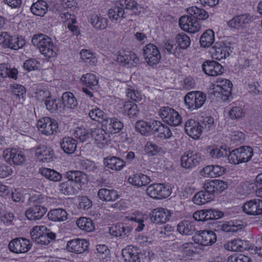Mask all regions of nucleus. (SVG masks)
I'll return each instance as SVG.
<instances>
[{"mask_svg":"<svg viewBox=\"0 0 262 262\" xmlns=\"http://www.w3.org/2000/svg\"><path fill=\"white\" fill-rule=\"evenodd\" d=\"M32 43L38 47L40 53L47 58L54 57L57 55V47L54 44L51 38L45 35H34L32 38Z\"/></svg>","mask_w":262,"mask_h":262,"instance_id":"f257e3e1","label":"nucleus"},{"mask_svg":"<svg viewBox=\"0 0 262 262\" xmlns=\"http://www.w3.org/2000/svg\"><path fill=\"white\" fill-rule=\"evenodd\" d=\"M253 155V149L250 146H242L230 152L228 159L231 164H238L250 161Z\"/></svg>","mask_w":262,"mask_h":262,"instance_id":"f03ea898","label":"nucleus"},{"mask_svg":"<svg viewBox=\"0 0 262 262\" xmlns=\"http://www.w3.org/2000/svg\"><path fill=\"white\" fill-rule=\"evenodd\" d=\"M206 99V95L203 92L192 91L185 95L184 102L188 109L194 111L201 108L205 103Z\"/></svg>","mask_w":262,"mask_h":262,"instance_id":"7ed1b4c3","label":"nucleus"},{"mask_svg":"<svg viewBox=\"0 0 262 262\" xmlns=\"http://www.w3.org/2000/svg\"><path fill=\"white\" fill-rule=\"evenodd\" d=\"M217 84L213 86V95L225 101L230 96L232 86V82L225 79H221L216 81Z\"/></svg>","mask_w":262,"mask_h":262,"instance_id":"20e7f679","label":"nucleus"},{"mask_svg":"<svg viewBox=\"0 0 262 262\" xmlns=\"http://www.w3.org/2000/svg\"><path fill=\"white\" fill-rule=\"evenodd\" d=\"M169 186L163 183H154L146 189L147 194L151 198L162 200L169 196L171 193Z\"/></svg>","mask_w":262,"mask_h":262,"instance_id":"39448f33","label":"nucleus"},{"mask_svg":"<svg viewBox=\"0 0 262 262\" xmlns=\"http://www.w3.org/2000/svg\"><path fill=\"white\" fill-rule=\"evenodd\" d=\"M143 55L145 62L150 66L159 63L161 58L157 47L152 43H148L143 48Z\"/></svg>","mask_w":262,"mask_h":262,"instance_id":"423d86ee","label":"nucleus"},{"mask_svg":"<svg viewBox=\"0 0 262 262\" xmlns=\"http://www.w3.org/2000/svg\"><path fill=\"white\" fill-rule=\"evenodd\" d=\"M159 114L163 121L171 126H176L181 123V116L172 108L162 107Z\"/></svg>","mask_w":262,"mask_h":262,"instance_id":"0eeeda50","label":"nucleus"},{"mask_svg":"<svg viewBox=\"0 0 262 262\" xmlns=\"http://www.w3.org/2000/svg\"><path fill=\"white\" fill-rule=\"evenodd\" d=\"M37 125L39 130L46 136L54 135L58 129L57 121L48 117L40 119Z\"/></svg>","mask_w":262,"mask_h":262,"instance_id":"6e6552de","label":"nucleus"},{"mask_svg":"<svg viewBox=\"0 0 262 262\" xmlns=\"http://www.w3.org/2000/svg\"><path fill=\"white\" fill-rule=\"evenodd\" d=\"M31 247L30 241L23 237L15 238L11 240L8 245L10 251L16 254L27 253Z\"/></svg>","mask_w":262,"mask_h":262,"instance_id":"1a4fd4ad","label":"nucleus"},{"mask_svg":"<svg viewBox=\"0 0 262 262\" xmlns=\"http://www.w3.org/2000/svg\"><path fill=\"white\" fill-rule=\"evenodd\" d=\"M192 239L195 243L206 246L213 244L216 241V236L211 230H201L196 232Z\"/></svg>","mask_w":262,"mask_h":262,"instance_id":"9d476101","label":"nucleus"},{"mask_svg":"<svg viewBox=\"0 0 262 262\" xmlns=\"http://www.w3.org/2000/svg\"><path fill=\"white\" fill-rule=\"evenodd\" d=\"M180 28L185 31L194 33L201 29L200 21L191 15L183 16L179 19Z\"/></svg>","mask_w":262,"mask_h":262,"instance_id":"9b49d317","label":"nucleus"},{"mask_svg":"<svg viewBox=\"0 0 262 262\" xmlns=\"http://www.w3.org/2000/svg\"><path fill=\"white\" fill-rule=\"evenodd\" d=\"M3 157L5 161L19 165L24 164L26 161L25 155L16 148H7L3 151Z\"/></svg>","mask_w":262,"mask_h":262,"instance_id":"f8f14e48","label":"nucleus"},{"mask_svg":"<svg viewBox=\"0 0 262 262\" xmlns=\"http://www.w3.org/2000/svg\"><path fill=\"white\" fill-rule=\"evenodd\" d=\"M201 160V154L194 151H187L181 158V165L186 169H191L198 165Z\"/></svg>","mask_w":262,"mask_h":262,"instance_id":"ddd939ff","label":"nucleus"},{"mask_svg":"<svg viewBox=\"0 0 262 262\" xmlns=\"http://www.w3.org/2000/svg\"><path fill=\"white\" fill-rule=\"evenodd\" d=\"M117 59L122 66H126L127 68L135 67L139 62L137 55L130 51H120Z\"/></svg>","mask_w":262,"mask_h":262,"instance_id":"4468645a","label":"nucleus"},{"mask_svg":"<svg viewBox=\"0 0 262 262\" xmlns=\"http://www.w3.org/2000/svg\"><path fill=\"white\" fill-rule=\"evenodd\" d=\"M150 215V219L152 223L163 224L169 221L171 213L168 209L161 207L154 209Z\"/></svg>","mask_w":262,"mask_h":262,"instance_id":"2eb2a0df","label":"nucleus"},{"mask_svg":"<svg viewBox=\"0 0 262 262\" xmlns=\"http://www.w3.org/2000/svg\"><path fill=\"white\" fill-rule=\"evenodd\" d=\"M252 17L248 13L234 16L228 22V25L230 28L236 29H242L252 21Z\"/></svg>","mask_w":262,"mask_h":262,"instance_id":"dca6fc26","label":"nucleus"},{"mask_svg":"<svg viewBox=\"0 0 262 262\" xmlns=\"http://www.w3.org/2000/svg\"><path fill=\"white\" fill-rule=\"evenodd\" d=\"M122 256L124 262H141V254L136 247L129 245L122 250Z\"/></svg>","mask_w":262,"mask_h":262,"instance_id":"f3484780","label":"nucleus"},{"mask_svg":"<svg viewBox=\"0 0 262 262\" xmlns=\"http://www.w3.org/2000/svg\"><path fill=\"white\" fill-rule=\"evenodd\" d=\"M230 52H231L230 47L221 41L215 43L212 48L211 53L213 58L221 60L229 56Z\"/></svg>","mask_w":262,"mask_h":262,"instance_id":"a211bd4d","label":"nucleus"},{"mask_svg":"<svg viewBox=\"0 0 262 262\" xmlns=\"http://www.w3.org/2000/svg\"><path fill=\"white\" fill-rule=\"evenodd\" d=\"M245 213L251 215H258L262 214V200L253 199L245 203L243 206Z\"/></svg>","mask_w":262,"mask_h":262,"instance_id":"6ab92c4d","label":"nucleus"},{"mask_svg":"<svg viewBox=\"0 0 262 262\" xmlns=\"http://www.w3.org/2000/svg\"><path fill=\"white\" fill-rule=\"evenodd\" d=\"M203 126L199 122L193 119H189L185 123V131L189 137L196 139L202 134Z\"/></svg>","mask_w":262,"mask_h":262,"instance_id":"aec40b11","label":"nucleus"},{"mask_svg":"<svg viewBox=\"0 0 262 262\" xmlns=\"http://www.w3.org/2000/svg\"><path fill=\"white\" fill-rule=\"evenodd\" d=\"M89 243L84 239H75L68 242L67 250L70 252L81 254L85 251L88 248Z\"/></svg>","mask_w":262,"mask_h":262,"instance_id":"412c9836","label":"nucleus"},{"mask_svg":"<svg viewBox=\"0 0 262 262\" xmlns=\"http://www.w3.org/2000/svg\"><path fill=\"white\" fill-rule=\"evenodd\" d=\"M204 73L211 76H216L223 73V66L214 60L206 61L202 64Z\"/></svg>","mask_w":262,"mask_h":262,"instance_id":"4be33fe9","label":"nucleus"},{"mask_svg":"<svg viewBox=\"0 0 262 262\" xmlns=\"http://www.w3.org/2000/svg\"><path fill=\"white\" fill-rule=\"evenodd\" d=\"M47 208L41 205H34L28 209L25 215L30 221H36L41 219L46 213Z\"/></svg>","mask_w":262,"mask_h":262,"instance_id":"5701e85b","label":"nucleus"},{"mask_svg":"<svg viewBox=\"0 0 262 262\" xmlns=\"http://www.w3.org/2000/svg\"><path fill=\"white\" fill-rule=\"evenodd\" d=\"M105 167L115 171L121 170L125 166V162L122 159L115 156H108L103 160Z\"/></svg>","mask_w":262,"mask_h":262,"instance_id":"b1692460","label":"nucleus"},{"mask_svg":"<svg viewBox=\"0 0 262 262\" xmlns=\"http://www.w3.org/2000/svg\"><path fill=\"white\" fill-rule=\"evenodd\" d=\"M91 136L94 138L100 148H103L104 146L107 145L110 141V136L103 128L94 129L91 132Z\"/></svg>","mask_w":262,"mask_h":262,"instance_id":"393cba45","label":"nucleus"},{"mask_svg":"<svg viewBox=\"0 0 262 262\" xmlns=\"http://www.w3.org/2000/svg\"><path fill=\"white\" fill-rule=\"evenodd\" d=\"M66 178L70 182H73L78 185V188L81 187L87 181L86 175L81 171L71 170L66 173Z\"/></svg>","mask_w":262,"mask_h":262,"instance_id":"a878e982","label":"nucleus"},{"mask_svg":"<svg viewBox=\"0 0 262 262\" xmlns=\"http://www.w3.org/2000/svg\"><path fill=\"white\" fill-rule=\"evenodd\" d=\"M156 120H150L146 122L143 120L137 121L135 127L136 130L141 133L142 135H147L150 132H154Z\"/></svg>","mask_w":262,"mask_h":262,"instance_id":"bb28decb","label":"nucleus"},{"mask_svg":"<svg viewBox=\"0 0 262 262\" xmlns=\"http://www.w3.org/2000/svg\"><path fill=\"white\" fill-rule=\"evenodd\" d=\"M77 141L70 137H64L60 142L61 149L67 154L74 153L77 148Z\"/></svg>","mask_w":262,"mask_h":262,"instance_id":"cd10ccee","label":"nucleus"},{"mask_svg":"<svg viewBox=\"0 0 262 262\" xmlns=\"http://www.w3.org/2000/svg\"><path fill=\"white\" fill-rule=\"evenodd\" d=\"M120 0H117L114 6L109 10L108 15L110 18L115 20H121L126 17L123 7L118 4Z\"/></svg>","mask_w":262,"mask_h":262,"instance_id":"c85d7f7f","label":"nucleus"},{"mask_svg":"<svg viewBox=\"0 0 262 262\" xmlns=\"http://www.w3.org/2000/svg\"><path fill=\"white\" fill-rule=\"evenodd\" d=\"M80 81L83 85L92 90H96L98 88V79L93 73H87L83 75L81 77Z\"/></svg>","mask_w":262,"mask_h":262,"instance_id":"c756f323","label":"nucleus"},{"mask_svg":"<svg viewBox=\"0 0 262 262\" xmlns=\"http://www.w3.org/2000/svg\"><path fill=\"white\" fill-rule=\"evenodd\" d=\"M128 181L134 186L141 187L142 186H146L149 184L151 180L148 176L139 173L129 176L128 179Z\"/></svg>","mask_w":262,"mask_h":262,"instance_id":"7c9ffc66","label":"nucleus"},{"mask_svg":"<svg viewBox=\"0 0 262 262\" xmlns=\"http://www.w3.org/2000/svg\"><path fill=\"white\" fill-rule=\"evenodd\" d=\"M155 132L158 133V137L162 139H169L172 136V133L169 127L157 120L154 129V133Z\"/></svg>","mask_w":262,"mask_h":262,"instance_id":"2f4dec72","label":"nucleus"},{"mask_svg":"<svg viewBox=\"0 0 262 262\" xmlns=\"http://www.w3.org/2000/svg\"><path fill=\"white\" fill-rule=\"evenodd\" d=\"M48 3L43 0H38L32 4L30 10L32 13L35 15L43 16L48 11Z\"/></svg>","mask_w":262,"mask_h":262,"instance_id":"473e14b6","label":"nucleus"},{"mask_svg":"<svg viewBox=\"0 0 262 262\" xmlns=\"http://www.w3.org/2000/svg\"><path fill=\"white\" fill-rule=\"evenodd\" d=\"M220 229L225 232H236L244 227V224L241 221H230L219 225Z\"/></svg>","mask_w":262,"mask_h":262,"instance_id":"72a5a7b5","label":"nucleus"},{"mask_svg":"<svg viewBox=\"0 0 262 262\" xmlns=\"http://www.w3.org/2000/svg\"><path fill=\"white\" fill-rule=\"evenodd\" d=\"M68 214L63 209H54L50 210L47 214L48 219L54 222H63L67 219Z\"/></svg>","mask_w":262,"mask_h":262,"instance_id":"f704fd0d","label":"nucleus"},{"mask_svg":"<svg viewBox=\"0 0 262 262\" xmlns=\"http://www.w3.org/2000/svg\"><path fill=\"white\" fill-rule=\"evenodd\" d=\"M6 45L9 48L18 50L21 48L25 45V40L23 38L17 36H8L5 39Z\"/></svg>","mask_w":262,"mask_h":262,"instance_id":"c9c22d12","label":"nucleus"},{"mask_svg":"<svg viewBox=\"0 0 262 262\" xmlns=\"http://www.w3.org/2000/svg\"><path fill=\"white\" fill-rule=\"evenodd\" d=\"M35 156L42 161L50 160L53 156V150L45 145H39L35 149Z\"/></svg>","mask_w":262,"mask_h":262,"instance_id":"e433bc0d","label":"nucleus"},{"mask_svg":"<svg viewBox=\"0 0 262 262\" xmlns=\"http://www.w3.org/2000/svg\"><path fill=\"white\" fill-rule=\"evenodd\" d=\"M177 231L181 234L189 235L195 231L193 224L188 220H184L177 225Z\"/></svg>","mask_w":262,"mask_h":262,"instance_id":"4c0bfd02","label":"nucleus"},{"mask_svg":"<svg viewBox=\"0 0 262 262\" xmlns=\"http://www.w3.org/2000/svg\"><path fill=\"white\" fill-rule=\"evenodd\" d=\"M207 151L210 157L215 159L226 157L228 155V152L227 148L223 146H217L213 145L209 146Z\"/></svg>","mask_w":262,"mask_h":262,"instance_id":"58836bf2","label":"nucleus"},{"mask_svg":"<svg viewBox=\"0 0 262 262\" xmlns=\"http://www.w3.org/2000/svg\"><path fill=\"white\" fill-rule=\"evenodd\" d=\"M132 230V227L127 226H124L122 224H119L117 225L111 227L110 229V233L113 235L122 237L128 236Z\"/></svg>","mask_w":262,"mask_h":262,"instance_id":"ea45409f","label":"nucleus"},{"mask_svg":"<svg viewBox=\"0 0 262 262\" xmlns=\"http://www.w3.org/2000/svg\"><path fill=\"white\" fill-rule=\"evenodd\" d=\"M214 42V33L211 29H208L201 35L200 39L201 46L209 48Z\"/></svg>","mask_w":262,"mask_h":262,"instance_id":"a19ab883","label":"nucleus"},{"mask_svg":"<svg viewBox=\"0 0 262 262\" xmlns=\"http://www.w3.org/2000/svg\"><path fill=\"white\" fill-rule=\"evenodd\" d=\"M98 195L100 199L105 201H114L119 197L116 190L101 188L98 192Z\"/></svg>","mask_w":262,"mask_h":262,"instance_id":"79ce46f5","label":"nucleus"},{"mask_svg":"<svg viewBox=\"0 0 262 262\" xmlns=\"http://www.w3.org/2000/svg\"><path fill=\"white\" fill-rule=\"evenodd\" d=\"M246 244V241L241 239H235L229 242L225 245V248L229 251L234 252L242 251L247 248Z\"/></svg>","mask_w":262,"mask_h":262,"instance_id":"37998d69","label":"nucleus"},{"mask_svg":"<svg viewBox=\"0 0 262 262\" xmlns=\"http://www.w3.org/2000/svg\"><path fill=\"white\" fill-rule=\"evenodd\" d=\"M123 7V9H129L133 11L136 15H139L142 8L134 0H120L118 3Z\"/></svg>","mask_w":262,"mask_h":262,"instance_id":"c03bdc74","label":"nucleus"},{"mask_svg":"<svg viewBox=\"0 0 262 262\" xmlns=\"http://www.w3.org/2000/svg\"><path fill=\"white\" fill-rule=\"evenodd\" d=\"M187 12L190 15L195 19L205 20L209 17L207 11L202 8H198L196 6H192L187 8Z\"/></svg>","mask_w":262,"mask_h":262,"instance_id":"a18cd8bd","label":"nucleus"},{"mask_svg":"<svg viewBox=\"0 0 262 262\" xmlns=\"http://www.w3.org/2000/svg\"><path fill=\"white\" fill-rule=\"evenodd\" d=\"M77 226L81 230L87 232H92L95 230V224L90 218L82 217L76 221Z\"/></svg>","mask_w":262,"mask_h":262,"instance_id":"49530a36","label":"nucleus"},{"mask_svg":"<svg viewBox=\"0 0 262 262\" xmlns=\"http://www.w3.org/2000/svg\"><path fill=\"white\" fill-rule=\"evenodd\" d=\"M18 71L15 68H11L8 64H0V75L3 77H10L14 79L17 78Z\"/></svg>","mask_w":262,"mask_h":262,"instance_id":"de8ad7c7","label":"nucleus"},{"mask_svg":"<svg viewBox=\"0 0 262 262\" xmlns=\"http://www.w3.org/2000/svg\"><path fill=\"white\" fill-rule=\"evenodd\" d=\"M62 100L64 106L70 109L75 108L78 105L77 100L73 94L69 92L63 93Z\"/></svg>","mask_w":262,"mask_h":262,"instance_id":"09e8293b","label":"nucleus"},{"mask_svg":"<svg viewBox=\"0 0 262 262\" xmlns=\"http://www.w3.org/2000/svg\"><path fill=\"white\" fill-rule=\"evenodd\" d=\"M90 22L93 26L98 30H103L107 27V19L101 16L93 14L91 16Z\"/></svg>","mask_w":262,"mask_h":262,"instance_id":"8fccbe9b","label":"nucleus"},{"mask_svg":"<svg viewBox=\"0 0 262 262\" xmlns=\"http://www.w3.org/2000/svg\"><path fill=\"white\" fill-rule=\"evenodd\" d=\"M245 113L242 106L239 104H234L231 106L228 115L231 119H238L245 116Z\"/></svg>","mask_w":262,"mask_h":262,"instance_id":"3c124183","label":"nucleus"},{"mask_svg":"<svg viewBox=\"0 0 262 262\" xmlns=\"http://www.w3.org/2000/svg\"><path fill=\"white\" fill-rule=\"evenodd\" d=\"M192 200L194 204L201 205L210 202L212 199L208 192L202 190L196 193L193 197Z\"/></svg>","mask_w":262,"mask_h":262,"instance_id":"603ef678","label":"nucleus"},{"mask_svg":"<svg viewBox=\"0 0 262 262\" xmlns=\"http://www.w3.org/2000/svg\"><path fill=\"white\" fill-rule=\"evenodd\" d=\"M45 103L47 110L52 113H57L58 109L61 107L59 100L51 97H48L45 100Z\"/></svg>","mask_w":262,"mask_h":262,"instance_id":"864d4df0","label":"nucleus"},{"mask_svg":"<svg viewBox=\"0 0 262 262\" xmlns=\"http://www.w3.org/2000/svg\"><path fill=\"white\" fill-rule=\"evenodd\" d=\"M40 173L47 179L54 182L59 181L62 179L61 174L53 169L43 168L40 169Z\"/></svg>","mask_w":262,"mask_h":262,"instance_id":"5fc2aeb1","label":"nucleus"},{"mask_svg":"<svg viewBox=\"0 0 262 262\" xmlns=\"http://www.w3.org/2000/svg\"><path fill=\"white\" fill-rule=\"evenodd\" d=\"M55 238V233L49 231L41 236L33 237V241L40 245H48L51 241H54Z\"/></svg>","mask_w":262,"mask_h":262,"instance_id":"6e6d98bb","label":"nucleus"},{"mask_svg":"<svg viewBox=\"0 0 262 262\" xmlns=\"http://www.w3.org/2000/svg\"><path fill=\"white\" fill-rule=\"evenodd\" d=\"M124 114L129 117L137 116L139 114V111L137 105L133 102H125L123 106Z\"/></svg>","mask_w":262,"mask_h":262,"instance_id":"4d7b16f0","label":"nucleus"},{"mask_svg":"<svg viewBox=\"0 0 262 262\" xmlns=\"http://www.w3.org/2000/svg\"><path fill=\"white\" fill-rule=\"evenodd\" d=\"M178 47L182 49H187L190 44L189 37L184 33L178 34L176 37Z\"/></svg>","mask_w":262,"mask_h":262,"instance_id":"13d9d810","label":"nucleus"},{"mask_svg":"<svg viewBox=\"0 0 262 262\" xmlns=\"http://www.w3.org/2000/svg\"><path fill=\"white\" fill-rule=\"evenodd\" d=\"M59 187L60 191L66 195H72L77 191L76 189L72 185L71 182L69 180L60 184Z\"/></svg>","mask_w":262,"mask_h":262,"instance_id":"bf43d9fd","label":"nucleus"},{"mask_svg":"<svg viewBox=\"0 0 262 262\" xmlns=\"http://www.w3.org/2000/svg\"><path fill=\"white\" fill-rule=\"evenodd\" d=\"M125 93L126 96L134 101L139 102L142 100V95L141 93L133 87L127 88Z\"/></svg>","mask_w":262,"mask_h":262,"instance_id":"052dcab7","label":"nucleus"},{"mask_svg":"<svg viewBox=\"0 0 262 262\" xmlns=\"http://www.w3.org/2000/svg\"><path fill=\"white\" fill-rule=\"evenodd\" d=\"M80 166L83 170L89 172H95L98 170L96 164L93 161L89 160H83L80 162Z\"/></svg>","mask_w":262,"mask_h":262,"instance_id":"680f3d73","label":"nucleus"},{"mask_svg":"<svg viewBox=\"0 0 262 262\" xmlns=\"http://www.w3.org/2000/svg\"><path fill=\"white\" fill-rule=\"evenodd\" d=\"M89 115L92 120L97 121H101L104 118H106V114L98 107L91 110Z\"/></svg>","mask_w":262,"mask_h":262,"instance_id":"e2e57ef3","label":"nucleus"},{"mask_svg":"<svg viewBox=\"0 0 262 262\" xmlns=\"http://www.w3.org/2000/svg\"><path fill=\"white\" fill-rule=\"evenodd\" d=\"M204 212L205 221L217 220L223 216V213L222 212L214 209L204 210Z\"/></svg>","mask_w":262,"mask_h":262,"instance_id":"0e129e2a","label":"nucleus"},{"mask_svg":"<svg viewBox=\"0 0 262 262\" xmlns=\"http://www.w3.org/2000/svg\"><path fill=\"white\" fill-rule=\"evenodd\" d=\"M91 133L85 128L77 127L74 133L75 136L79 139V140L83 142L86 141L90 138Z\"/></svg>","mask_w":262,"mask_h":262,"instance_id":"69168bd1","label":"nucleus"},{"mask_svg":"<svg viewBox=\"0 0 262 262\" xmlns=\"http://www.w3.org/2000/svg\"><path fill=\"white\" fill-rule=\"evenodd\" d=\"M80 56L83 61L91 64H94L97 61V59L94 56L93 53L88 50H81L80 52Z\"/></svg>","mask_w":262,"mask_h":262,"instance_id":"338daca9","label":"nucleus"},{"mask_svg":"<svg viewBox=\"0 0 262 262\" xmlns=\"http://www.w3.org/2000/svg\"><path fill=\"white\" fill-rule=\"evenodd\" d=\"M39 62L34 59L27 60L24 64V68L25 70L31 71L35 70L39 68Z\"/></svg>","mask_w":262,"mask_h":262,"instance_id":"774afa93","label":"nucleus"}]
</instances>
